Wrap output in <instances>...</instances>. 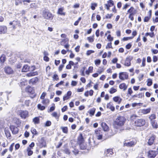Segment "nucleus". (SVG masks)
<instances>
[{
	"label": "nucleus",
	"instance_id": "1",
	"mask_svg": "<svg viewBox=\"0 0 158 158\" xmlns=\"http://www.w3.org/2000/svg\"><path fill=\"white\" fill-rule=\"evenodd\" d=\"M125 120V117L123 116L118 117L116 118L114 122V127L116 129L119 128L124 125Z\"/></svg>",
	"mask_w": 158,
	"mask_h": 158
},
{
	"label": "nucleus",
	"instance_id": "2",
	"mask_svg": "<svg viewBox=\"0 0 158 158\" xmlns=\"http://www.w3.org/2000/svg\"><path fill=\"white\" fill-rule=\"evenodd\" d=\"M18 114L22 118L25 119L29 116V113L27 110H20L18 112Z\"/></svg>",
	"mask_w": 158,
	"mask_h": 158
},
{
	"label": "nucleus",
	"instance_id": "3",
	"mask_svg": "<svg viewBox=\"0 0 158 158\" xmlns=\"http://www.w3.org/2000/svg\"><path fill=\"white\" fill-rule=\"evenodd\" d=\"M43 15L44 18L47 19H52L53 15L52 13L47 10H44L43 11Z\"/></svg>",
	"mask_w": 158,
	"mask_h": 158
},
{
	"label": "nucleus",
	"instance_id": "4",
	"mask_svg": "<svg viewBox=\"0 0 158 158\" xmlns=\"http://www.w3.org/2000/svg\"><path fill=\"white\" fill-rule=\"evenodd\" d=\"M128 74L126 72H121L119 74V78L122 81L128 79Z\"/></svg>",
	"mask_w": 158,
	"mask_h": 158
},
{
	"label": "nucleus",
	"instance_id": "5",
	"mask_svg": "<svg viewBox=\"0 0 158 158\" xmlns=\"http://www.w3.org/2000/svg\"><path fill=\"white\" fill-rule=\"evenodd\" d=\"M133 57L132 56H129L126 58L124 63L122 61H121V63L125 66H129L131 64V61L133 59Z\"/></svg>",
	"mask_w": 158,
	"mask_h": 158
},
{
	"label": "nucleus",
	"instance_id": "6",
	"mask_svg": "<svg viewBox=\"0 0 158 158\" xmlns=\"http://www.w3.org/2000/svg\"><path fill=\"white\" fill-rule=\"evenodd\" d=\"M145 123V121L143 119L136 120L135 122V125L137 127H141L144 125Z\"/></svg>",
	"mask_w": 158,
	"mask_h": 158
},
{
	"label": "nucleus",
	"instance_id": "7",
	"mask_svg": "<svg viewBox=\"0 0 158 158\" xmlns=\"http://www.w3.org/2000/svg\"><path fill=\"white\" fill-rule=\"evenodd\" d=\"M95 134L97 139L100 140L102 139V132L100 130H96L95 131Z\"/></svg>",
	"mask_w": 158,
	"mask_h": 158
},
{
	"label": "nucleus",
	"instance_id": "8",
	"mask_svg": "<svg viewBox=\"0 0 158 158\" xmlns=\"http://www.w3.org/2000/svg\"><path fill=\"white\" fill-rule=\"evenodd\" d=\"M107 4H105V7L107 10H109L110 7L113 6L114 5V3L112 0H109L107 1Z\"/></svg>",
	"mask_w": 158,
	"mask_h": 158
},
{
	"label": "nucleus",
	"instance_id": "9",
	"mask_svg": "<svg viewBox=\"0 0 158 158\" xmlns=\"http://www.w3.org/2000/svg\"><path fill=\"white\" fill-rule=\"evenodd\" d=\"M135 141H132L130 142H125L124 143V146L127 147H132L134 146L136 143Z\"/></svg>",
	"mask_w": 158,
	"mask_h": 158
},
{
	"label": "nucleus",
	"instance_id": "10",
	"mask_svg": "<svg viewBox=\"0 0 158 158\" xmlns=\"http://www.w3.org/2000/svg\"><path fill=\"white\" fill-rule=\"evenodd\" d=\"M114 154L112 149H108L105 150L104 152V155L106 156H110Z\"/></svg>",
	"mask_w": 158,
	"mask_h": 158
},
{
	"label": "nucleus",
	"instance_id": "11",
	"mask_svg": "<svg viewBox=\"0 0 158 158\" xmlns=\"http://www.w3.org/2000/svg\"><path fill=\"white\" fill-rule=\"evenodd\" d=\"M4 71L7 74H12L13 71L12 69L9 66H6L4 68Z\"/></svg>",
	"mask_w": 158,
	"mask_h": 158
},
{
	"label": "nucleus",
	"instance_id": "12",
	"mask_svg": "<svg viewBox=\"0 0 158 158\" xmlns=\"http://www.w3.org/2000/svg\"><path fill=\"white\" fill-rule=\"evenodd\" d=\"M10 128L13 134H15L18 133L19 130L18 128L13 125H10Z\"/></svg>",
	"mask_w": 158,
	"mask_h": 158
},
{
	"label": "nucleus",
	"instance_id": "13",
	"mask_svg": "<svg viewBox=\"0 0 158 158\" xmlns=\"http://www.w3.org/2000/svg\"><path fill=\"white\" fill-rule=\"evenodd\" d=\"M156 155V152L155 151H150L148 152V156L150 158H154Z\"/></svg>",
	"mask_w": 158,
	"mask_h": 158
},
{
	"label": "nucleus",
	"instance_id": "14",
	"mask_svg": "<svg viewBox=\"0 0 158 158\" xmlns=\"http://www.w3.org/2000/svg\"><path fill=\"white\" fill-rule=\"evenodd\" d=\"M7 28L5 26H0V34H5L7 31Z\"/></svg>",
	"mask_w": 158,
	"mask_h": 158
},
{
	"label": "nucleus",
	"instance_id": "15",
	"mask_svg": "<svg viewBox=\"0 0 158 158\" xmlns=\"http://www.w3.org/2000/svg\"><path fill=\"white\" fill-rule=\"evenodd\" d=\"M12 122L13 123L17 125L18 127L20 125L21 123V120L19 118L15 117L12 120Z\"/></svg>",
	"mask_w": 158,
	"mask_h": 158
},
{
	"label": "nucleus",
	"instance_id": "16",
	"mask_svg": "<svg viewBox=\"0 0 158 158\" xmlns=\"http://www.w3.org/2000/svg\"><path fill=\"white\" fill-rule=\"evenodd\" d=\"M155 136V135L151 136L149 139L148 143L149 145H152L154 142Z\"/></svg>",
	"mask_w": 158,
	"mask_h": 158
},
{
	"label": "nucleus",
	"instance_id": "17",
	"mask_svg": "<svg viewBox=\"0 0 158 158\" xmlns=\"http://www.w3.org/2000/svg\"><path fill=\"white\" fill-rule=\"evenodd\" d=\"M151 110V108H149L146 109H143L140 110V112L143 114H146L149 113Z\"/></svg>",
	"mask_w": 158,
	"mask_h": 158
},
{
	"label": "nucleus",
	"instance_id": "18",
	"mask_svg": "<svg viewBox=\"0 0 158 158\" xmlns=\"http://www.w3.org/2000/svg\"><path fill=\"white\" fill-rule=\"evenodd\" d=\"M5 133L7 138L9 139H10L11 138V136L8 128H5Z\"/></svg>",
	"mask_w": 158,
	"mask_h": 158
},
{
	"label": "nucleus",
	"instance_id": "19",
	"mask_svg": "<svg viewBox=\"0 0 158 158\" xmlns=\"http://www.w3.org/2000/svg\"><path fill=\"white\" fill-rule=\"evenodd\" d=\"M113 99L114 101L117 102L118 104L120 103L122 100V99L119 97L116 96L113 98Z\"/></svg>",
	"mask_w": 158,
	"mask_h": 158
},
{
	"label": "nucleus",
	"instance_id": "20",
	"mask_svg": "<svg viewBox=\"0 0 158 158\" xmlns=\"http://www.w3.org/2000/svg\"><path fill=\"white\" fill-rule=\"evenodd\" d=\"M119 88L123 91H125L127 88V85H126L125 83H122L119 85Z\"/></svg>",
	"mask_w": 158,
	"mask_h": 158
},
{
	"label": "nucleus",
	"instance_id": "21",
	"mask_svg": "<svg viewBox=\"0 0 158 158\" xmlns=\"http://www.w3.org/2000/svg\"><path fill=\"white\" fill-rule=\"evenodd\" d=\"M26 91L32 94L34 93V90L30 86H27L26 87L25 90Z\"/></svg>",
	"mask_w": 158,
	"mask_h": 158
},
{
	"label": "nucleus",
	"instance_id": "22",
	"mask_svg": "<svg viewBox=\"0 0 158 158\" xmlns=\"http://www.w3.org/2000/svg\"><path fill=\"white\" fill-rule=\"evenodd\" d=\"M101 126L104 131H108L109 130V127L105 123H102Z\"/></svg>",
	"mask_w": 158,
	"mask_h": 158
},
{
	"label": "nucleus",
	"instance_id": "23",
	"mask_svg": "<svg viewBox=\"0 0 158 158\" xmlns=\"http://www.w3.org/2000/svg\"><path fill=\"white\" fill-rule=\"evenodd\" d=\"M106 107L107 108L110 109L112 111L114 110L115 108L113 106V104L111 102L107 103Z\"/></svg>",
	"mask_w": 158,
	"mask_h": 158
},
{
	"label": "nucleus",
	"instance_id": "24",
	"mask_svg": "<svg viewBox=\"0 0 158 158\" xmlns=\"http://www.w3.org/2000/svg\"><path fill=\"white\" fill-rule=\"evenodd\" d=\"M127 13H130V14H135L136 13V10L133 7L131 6L128 10Z\"/></svg>",
	"mask_w": 158,
	"mask_h": 158
},
{
	"label": "nucleus",
	"instance_id": "25",
	"mask_svg": "<svg viewBox=\"0 0 158 158\" xmlns=\"http://www.w3.org/2000/svg\"><path fill=\"white\" fill-rule=\"evenodd\" d=\"M38 74V73L37 71L32 72L27 74L26 76L28 77H31Z\"/></svg>",
	"mask_w": 158,
	"mask_h": 158
},
{
	"label": "nucleus",
	"instance_id": "26",
	"mask_svg": "<svg viewBox=\"0 0 158 158\" xmlns=\"http://www.w3.org/2000/svg\"><path fill=\"white\" fill-rule=\"evenodd\" d=\"M79 143H83L84 139L82 134H80L78 139Z\"/></svg>",
	"mask_w": 158,
	"mask_h": 158
},
{
	"label": "nucleus",
	"instance_id": "27",
	"mask_svg": "<svg viewBox=\"0 0 158 158\" xmlns=\"http://www.w3.org/2000/svg\"><path fill=\"white\" fill-rule=\"evenodd\" d=\"M64 9L62 8H60L58 9L57 11V14L62 15H64L65 13L63 12Z\"/></svg>",
	"mask_w": 158,
	"mask_h": 158
},
{
	"label": "nucleus",
	"instance_id": "28",
	"mask_svg": "<svg viewBox=\"0 0 158 158\" xmlns=\"http://www.w3.org/2000/svg\"><path fill=\"white\" fill-rule=\"evenodd\" d=\"M29 67L27 65H24L23 68L22 69V72H27L29 70Z\"/></svg>",
	"mask_w": 158,
	"mask_h": 158
},
{
	"label": "nucleus",
	"instance_id": "29",
	"mask_svg": "<svg viewBox=\"0 0 158 158\" xmlns=\"http://www.w3.org/2000/svg\"><path fill=\"white\" fill-rule=\"evenodd\" d=\"M38 81V79L37 77H35L31 79L29 81L30 84H34L36 83Z\"/></svg>",
	"mask_w": 158,
	"mask_h": 158
},
{
	"label": "nucleus",
	"instance_id": "30",
	"mask_svg": "<svg viewBox=\"0 0 158 158\" xmlns=\"http://www.w3.org/2000/svg\"><path fill=\"white\" fill-rule=\"evenodd\" d=\"M93 67H89V68L88 70H87L85 72L86 74L88 75H89L90 73H92L93 72Z\"/></svg>",
	"mask_w": 158,
	"mask_h": 158
},
{
	"label": "nucleus",
	"instance_id": "31",
	"mask_svg": "<svg viewBox=\"0 0 158 158\" xmlns=\"http://www.w3.org/2000/svg\"><path fill=\"white\" fill-rule=\"evenodd\" d=\"M69 40L67 38H65L64 39L61 40L60 42V44L61 45H64L65 43H68Z\"/></svg>",
	"mask_w": 158,
	"mask_h": 158
},
{
	"label": "nucleus",
	"instance_id": "32",
	"mask_svg": "<svg viewBox=\"0 0 158 158\" xmlns=\"http://www.w3.org/2000/svg\"><path fill=\"white\" fill-rule=\"evenodd\" d=\"M156 115L154 114H151L149 117V118L150 121H154V119H156Z\"/></svg>",
	"mask_w": 158,
	"mask_h": 158
},
{
	"label": "nucleus",
	"instance_id": "33",
	"mask_svg": "<svg viewBox=\"0 0 158 158\" xmlns=\"http://www.w3.org/2000/svg\"><path fill=\"white\" fill-rule=\"evenodd\" d=\"M80 147L81 149H85L86 148V144L84 142L81 143L80 144Z\"/></svg>",
	"mask_w": 158,
	"mask_h": 158
},
{
	"label": "nucleus",
	"instance_id": "34",
	"mask_svg": "<svg viewBox=\"0 0 158 158\" xmlns=\"http://www.w3.org/2000/svg\"><path fill=\"white\" fill-rule=\"evenodd\" d=\"M151 124L153 128H157L158 127V125L155 121H153L151 122Z\"/></svg>",
	"mask_w": 158,
	"mask_h": 158
},
{
	"label": "nucleus",
	"instance_id": "35",
	"mask_svg": "<svg viewBox=\"0 0 158 158\" xmlns=\"http://www.w3.org/2000/svg\"><path fill=\"white\" fill-rule=\"evenodd\" d=\"M32 149H33V148H30L29 147H28L27 148V151L28 152V155L29 156H31L33 152V151L31 150Z\"/></svg>",
	"mask_w": 158,
	"mask_h": 158
},
{
	"label": "nucleus",
	"instance_id": "36",
	"mask_svg": "<svg viewBox=\"0 0 158 158\" xmlns=\"http://www.w3.org/2000/svg\"><path fill=\"white\" fill-rule=\"evenodd\" d=\"M42 103L44 105H47L49 103V99H43L42 102Z\"/></svg>",
	"mask_w": 158,
	"mask_h": 158
},
{
	"label": "nucleus",
	"instance_id": "37",
	"mask_svg": "<svg viewBox=\"0 0 158 158\" xmlns=\"http://www.w3.org/2000/svg\"><path fill=\"white\" fill-rule=\"evenodd\" d=\"M33 121L34 124H38L40 122V119L38 117H36L33 118Z\"/></svg>",
	"mask_w": 158,
	"mask_h": 158
},
{
	"label": "nucleus",
	"instance_id": "38",
	"mask_svg": "<svg viewBox=\"0 0 158 158\" xmlns=\"http://www.w3.org/2000/svg\"><path fill=\"white\" fill-rule=\"evenodd\" d=\"M31 131L33 135H38V133L36 129L33 127L31 128Z\"/></svg>",
	"mask_w": 158,
	"mask_h": 158
},
{
	"label": "nucleus",
	"instance_id": "39",
	"mask_svg": "<svg viewBox=\"0 0 158 158\" xmlns=\"http://www.w3.org/2000/svg\"><path fill=\"white\" fill-rule=\"evenodd\" d=\"M61 129L62 130L63 132L67 134L68 132V128L66 127H60Z\"/></svg>",
	"mask_w": 158,
	"mask_h": 158
},
{
	"label": "nucleus",
	"instance_id": "40",
	"mask_svg": "<svg viewBox=\"0 0 158 158\" xmlns=\"http://www.w3.org/2000/svg\"><path fill=\"white\" fill-rule=\"evenodd\" d=\"M6 60V56L4 55H2L0 57V60L1 62L3 63Z\"/></svg>",
	"mask_w": 158,
	"mask_h": 158
},
{
	"label": "nucleus",
	"instance_id": "41",
	"mask_svg": "<svg viewBox=\"0 0 158 158\" xmlns=\"http://www.w3.org/2000/svg\"><path fill=\"white\" fill-rule=\"evenodd\" d=\"M94 35H93L91 37H89L87 38V39L89 42L92 43L94 41Z\"/></svg>",
	"mask_w": 158,
	"mask_h": 158
},
{
	"label": "nucleus",
	"instance_id": "42",
	"mask_svg": "<svg viewBox=\"0 0 158 158\" xmlns=\"http://www.w3.org/2000/svg\"><path fill=\"white\" fill-rule=\"evenodd\" d=\"M152 83V80L150 78H149L147 80V85L148 86H151Z\"/></svg>",
	"mask_w": 158,
	"mask_h": 158
},
{
	"label": "nucleus",
	"instance_id": "43",
	"mask_svg": "<svg viewBox=\"0 0 158 158\" xmlns=\"http://www.w3.org/2000/svg\"><path fill=\"white\" fill-rule=\"evenodd\" d=\"M116 89L113 87H112L110 89L109 92L110 94H112L116 92Z\"/></svg>",
	"mask_w": 158,
	"mask_h": 158
},
{
	"label": "nucleus",
	"instance_id": "44",
	"mask_svg": "<svg viewBox=\"0 0 158 158\" xmlns=\"http://www.w3.org/2000/svg\"><path fill=\"white\" fill-rule=\"evenodd\" d=\"M95 111V109L94 108H93L90 110L89 113L91 116H92L94 115Z\"/></svg>",
	"mask_w": 158,
	"mask_h": 158
},
{
	"label": "nucleus",
	"instance_id": "45",
	"mask_svg": "<svg viewBox=\"0 0 158 158\" xmlns=\"http://www.w3.org/2000/svg\"><path fill=\"white\" fill-rule=\"evenodd\" d=\"M38 108L39 109L41 110H43L45 108V107L44 106H42L41 104H39L38 105Z\"/></svg>",
	"mask_w": 158,
	"mask_h": 158
},
{
	"label": "nucleus",
	"instance_id": "46",
	"mask_svg": "<svg viewBox=\"0 0 158 158\" xmlns=\"http://www.w3.org/2000/svg\"><path fill=\"white\" fill-rule=\"evenodd\" d=\"M148 35H149L151 37H153L154 35V32L147 33L145 34V36H147Z\"/></svg>",
	"mask_w": 158,
	"mask_h": 158
},
{
	"label": "nucleus",
	"instance_id": "47",
	"mask_svg": "<svg viewBox=\"0 0 158 158\" xmlns=\"http://www.w3.org/2000/svg\"><path fill=\"white\" fill-rule=\"evenodd\" d=\"M101 62V60L99 59L96 60H94L95 64L97 66H98L100 64Z\"/></svg>",
	"mask_w": 158,
	"mask_h": 158
},
{
	"label": "nucleus",
	"instance_id": "48",
	"mask_svg": "<svg viewBox=\"0 0 158 158\" xmlns=\"http://www.w3.org/2000/svg\"><path fill=\"white\" fill-rule=\"evenodd\" d=\"M104 69L103 68L99 67L98 70V72L99 74H101L104 71Z\"/></svg>",
	"mask_w": 158,
	"mask_h": 158
},
{
	"label": "nucleus",
	"instance_id": "49",
	"mask_svg": "<svg viewBox=\"0 0 158 158\" xmlns=\"http://www.w3.org/2000/svg\"><path fill=\"white\" fill-rule=\"evenodd\" d=\"M94 51L92 50H89L87 51L86 54L87 56H88L90 55L91 54L93 53Z\"/></svg>",
	"mask_w": 158,
	"mask_h": 158
},
{
	"label": "nucleus",
	"instance_id": "50",
	"mask_svg": "<svg viewBox=\"0 0 158 158\" xmlns=\"http://www.w3.org/2000/svg\"><path fill=\"white\" fill-rule=\"evenodd\" d=\"M97 6V4L96 3H92L91 4V9L94 10L95 9V7Z\"/></svg>",
	"mask_w": 158,
	"mask_h": 158
},
{
	"label": "nucleus",
	"instance_id": "51",
	"mask_svg": "<svg viewBox=\"0 0 158 158\" xmlns=\"http://www.w3.org/2000/svg\"><path fill=\"white\" fill-rule=\"evenodd\" d=\"M133 37H124L123 39V40L124 41H127L129 40L133 39Z\"/></svg>",
	"mask_w": 158,
	"mask_h": 158
},
{
	"label": "nucleus",
	"instance_id": "52",
	"mask_svg": "<svg viewBox=\"0 0 158 158\" xmlns=\"http://www.w3.org/2000/svg\"><path fill=\"white\" fill-rule=\"evenodd\" d=\"M27 84V82L26 81H22L20 83V85L21 87H23L24 86L26 85Z\"/></svg>",
	"mask_w": 158,
	"mask_h": 158
},
{
	"label": "nucleus",
	"instance_id": "53",
	"mask_svg": "<svg viewBox=\"0 0 158 158\" xmlns=\"http://www.w3.org/2000/svg\"><path fill=\"white\" fill-rule=\"evenodd\" d=\"M151 17L148 16L145 17L144 19V22H148V21L150 19Z\"/></svg>",
	"mask_w": 158,
	"mask_h": 158
},
{
	"label": "nucleus",
	"instance_id": "54",
	"mask_svg": "<svg viewBox=\"0 0 158 158\" xmlns=\"http://www.w3.org/2000/svg\"><path fill=\"white\" fill-rule=\"evenodd\" d=\"M113 15L112 14H107L106 15V18L107 19H110L112 17Z\"/></svg>",
	"mask_w": 158,
	"mask_h": 158
},
{
	"label": "nucleus",
	"instance_id": "55",
	"mask_svg": "<svg viewBox=\"0 0 158 158\" xmlns=\"http://www.w3.org/2000/svg\"><path fill=\"white\" fill-rule=\"evenodd\" d=\"M132 92H133V91H132L131 88H128V89L127 94H129V95H131V94H132Z\"/></svg>",
	"mask_w": 158,
	"mask_h": 158
},
{
	"label": "nucleus",
	"instance_id": "56",
	"mask_svg": "<svg viewBox=\"0 0 158 158\" xmlns=\"http://www.w3.org/2000/svg\"><path fill=\"white\" fill-rule=\"evenodd\" d=\"M53 80L56 81H57L59 79L58 77V76L56 74H55L53 77Z\"/></svg>",
	"mask_w": 158,
	"mask_h": 158
},
{
	"label": "nucleus",
	"instance_id": "57",
	"mask_svg": "<svg viewBox=\"0 0 158 158\" xmlns=\"http://www.w3.org/2000/svg\"><path fill=\"white\" fill-rule=\"evenodd\" d=\"M77 82L74 81H72L71 82V85L72 86H75L77 85Z\"/></svg>",
	"mask_w": 158,
	"mask_h": 158
},
{
	"label": "nucleus",
	"instance_id": "58",
	"mask_svg": "<svg viewBox=\"0 0 158 158\" xmlns=\"http://www.w3.org/2000/svg\"><path fill=\"white\" fill-rule=\"evenodd\" d=\"M84 90V88L83 87H82L81 88H78L77 89V92L78 93L82 92Z\"/></svg>",
	"mask_w": 158,
	"mask_h": 158
},
{
	"label": "nucleus",
	"instance_id": "59",
	"mask_svg": "<svg viewBox=\"0 0 158 158\" xmlns=\"http://www.w3.org/2000/svg\"><path fill=\"white\" fill-rule=\"evenodd\" d=\"M135 14H130L129 16V18L131 20L133 21L134 20V17L133 16Z\"/></svg>",
	"mask_w": 158,
	"mask_h": 158
},
{
	"label": "nucleus",
	"instance_id": "60",
	"mask_svg": "<svg viewBox=\"0 0 158 158\" xmlns=\"http://www.w3.org/2000/svg\"><path fill=\"white\" fill-rule=\"evenodd\" d=\"M15 143H12L10 146L9 148V150L10 152H12L13 150V148L14 146Z\"/></svg>",
	"mask_w": 158,
	"mask_h": 158
},
{
	"label": "nucleus",
	"instance_id": "61",
	"mask_svg": "<svg viewBox=\"0 0 158 158\" xmlns=\"http://www.w3.org/2000/svg\"><path fill=\"white\" fill-rule=\"evenodd\" d=\"M46 95V93L45 92H43L42 93L40 98L41 99H44V98L45 97Z\"/></svg>",
	"mask_w": 158,
	"mask_h": 158
},
{
	"label": "nucleus",
	"instance_id": "62",
	"mask_svg": "<svg viewBox=\"0 0 158 158\" xmlns=\"http://www.w3.org/2000/svg\"><path fill=\"white\" fill-rule=\"evenodd\" d=\"M107 39L110 41H112L113 40V38L111 37V36L110 35H108L107 37Z\"/></svg>",
	"mask_w": 158,
	"mask_h": 158
},
{
	"label": "nucleus",
	"instance_id": "63",
	"mask_svg": "<svg viewBox=\"0 0 158 158\" xmlns=\"http://www.w3.org/2000/svg\"><path fill=\"white\" fill-rule=\"evenodd\" d=\"M158 60L157 57L156 56H154L153 57V62H155Z\"/></svg>",
	"mask_w": 158,
	"mask_h": 158
},
{
	"label": "nucleus",
	"instance_id": "64",
	"mask_svg": "<svg viewBox=\"0 0 158 158\" xmlns=\"http://www.w3.org/2000/svg\"><path fill=\"white\" fill-rule=\"evenodd\" d=\"M80 7L79 3H75L73 6V8H78Z\"/></svg>",
	"mask_w": 158,
	"mask_h": 158
}]
</instances>
